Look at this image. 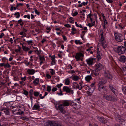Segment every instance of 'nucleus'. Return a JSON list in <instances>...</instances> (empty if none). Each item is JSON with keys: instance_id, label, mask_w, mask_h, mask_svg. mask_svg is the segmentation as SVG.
<instances>
[{"instance_id": "338daca9", "label": "nucleus", "mask_w": 126, "mask_h": 126, "mask_svg": "<svg viewBox=\"0 0 126 126\" xmlns=\"http://www.w3.org/2000/svg\"><path fill=\"white\" fill-rule=\"evenodd\" d=\"M22 20L21 19H20L19 20H18V22L19 23L22 22Z\"/></svg>"}, {"instance_id": "58836bf2", "label": "nucleus", "mask_w": 126, "mask_h": 126, "mask_svg": "<svg viewBox=\"0 0 126 126\" xmlns=\"http://www.w3.org/2000/svg\"><path fill=\"white\" fill-rule=\"evenodd\" d=\"M40 61H44L45 60V59L44 57H40Z\"/></svg>"}, {"instance_id": "39448f33", "label": "nucleus", "mask_w": 126, "mask_h": 126, "mask_svg": "<svg viewBox=\"0 0 126 126\" xmlns=\"http://www.w3.org/2000/svg\"><path fill=\"white\" fill-rule=\"evenodd\" d=\"M115 39L118 42H121L123 39V36L121 34L118 33L114 34Z\"/></svg>"}, {"instance_id": "680f3d73", "label": "nucleus", "mask_w": 126, "mask_h": 126, "mask_svg": "<svg viewBox=\"0 0 126 126\" xmlns=\"http://www.w3.org/2000/svg\"><path fill=\"white\" fill-rule=\"evenodd\" d=\"M26 77H24L23 78L22 77L21 78V80H24V81H25L26 80Z\"/></svg>"}, {"instance_id": "e433bc0d", "label": "nucleus", "mask_w": 126, "mask_h": 126, "mask_svg": "<svg viewBox=\"0 0 126 126\" xmlns=\"http://www.w3.org/2000/svg\"><path fill=\"white\" fill-rule=\"evenodd\" d=\"M34 10L36 14L38 15H39L40 14V12L38 11L36 9H34Z\"/></svg>"}, {"instance_id": "8fccbe9b", "label": "nucleus", "mask_w": 126, "mask_h": 126, "mask_svg": "<svg viewBox=\"0 0 126 126\" xmlns=\"http://www.w3.org/2000/svg\"><path fill=\"white\" fill-rule=\"evenodd\" d=\"M87 1L86 2H83V3H82L81 4H82V5H83L85 6L87 4Z\"/></svg>"}, {"instance_id": "864d4df0", "label": "nucleus", "mask_w": 126, "mask_h": 126, "mask_svg": "<svg viewBox=\"0 0 126 126\" xmlns=\"http://www.w3.org/2000/svg\"><path fill=\"white\" fill-rule=\"evenodd\" d=\"M11 67L10 65L8 63H7L6 64H5V67Z\"/></svg>"}, {"instance_id": "c03bdc74", "label": "nucleus", "mask_w": 126, "mask_h": 126, "mask_svg": "<svg viewBox=\"0 0 126 126\" xmlns=\"http://www.w3.org/2000/svg\"><path fill=\"white\" fill-rule=\"evenodd\" d=\"M47 30V33H48L50 30V28L47 27L46 28Z\"/></svg>"}, {"instance_id": "6ab92c4d", "label": "nucleus", "mask_w": 126, "mask_h": 126, "mask_svg": "<svg viewBox=\"0 0 126 126\" xmlns=\"http://www.w3.org/2000/svg\"><path fill=\"white\" fill-rule=\"evenodd\" d=\"M40 107V106L38 104H35L32 108L33 110H38Z\"/></svg>"}, {"instance_id": "72a5a7b5", "label": "nucleus", "mask_w": 126, "mask_h": 126, "mask_svg": "<svg viewBox=\"0 0 126 126\" xmlns=\"http://www.w3.org/2000/svg\"><path fill=\"white\" fill-rule=\"evenodd\" d=\"M49 70H51L50 71V73L52 75H53L54 74H55V71L53 70V69H50Z\"/></svg>"}, {"instance_id": "4468645a", "label": "nucleus", "mask_w": 126, "mask_h": 126, "mask_svg": "<svg viewBox=\"0 0 126 126\" xmlns=\"http://www.w3.org/2000/svg\"><path fill=\"white\" fill-rule=\"evenodd\" d=\"M27 72L29 75H33L35 72V71L33 69H28Z\"/></svg>"}, {"instance_id": "f257e3e1", "label": "nucleus", "mask_w": 126, "mask_h": 126, "mask_svg": "<svg viewBox=\"0 0 126 126\" xmlns=\"http://www.w3.org/2000/svg\"><path fill=\"white\" fill-rule=\"evenodd\" d=\"M105 83L102 81H100L98 84V89L102 93H105L107 91L106 87L103 86Z\"/></svg>"}, {"instance_id": "49530a36", "label": "nucleus", "mask_w": 126, "mask_h": 126, "mask_svg": "<svg viewBox=\"0 0 126 126\" xmlns=\"http://www.w3.org/2000/svg\"><path fill=\"white\" fill-rule=\"evenodd\" d=\"M33 91L32 89H31L29 91V95H32Z\"/></svg>"}, {"instance_id": "f03ea898", "label": "nucleus", "mask_w": 126, "mask_h": 126, "mask_svg": "<svg viewBox=\"0 0 126 126\" xmlns=\"http://www.w3.org/2000/svg\"><path fill=\"white\" fill-rule=\"evenodd\" d=\"M115 51L118 53L120 55L124 53L126 50V48L122 46H119L117 48H114Z\"/></svg>"}, {"instance_id": "c85d7f7f", "label": "nucleus", "mask_w": 126, "mask_h": 126, "mask_svg": "<svg viewBox=\"0 0 126 126\" xmlns=\"http://www.w3.org/2000/svg\"><path fill=\"white\" fill-rule=\"evenodd\" d=\"M21 119L23 120H26L28 121L29 120V118H27L26 117H21Z\"/></svg>"}, {"instance_id": "a18cd8bd", "label": "nucleus", "mask_w": 126, "mask_h": 126, "mask_svg": "<svg viewBox=\"0 0 126 126\" xmlns=\"http://www.w3.org/2000/svg\"><path fill=\"white\" fill-rule=\"evenodd\" d=\"M62 85V84H59L57 85L56 87L58 88L61 87V86Z\"/></svg>"}, {"instance_id": "052dcab7", "label": "nucleus", "mask_w": 126, "mask_h": 126, "mask_svg": "<svg viewBox=\"0 0 126 126\" xmlns=\"http://www.w3.org/2000/svg\"><path fill=\"white\" fill-rule=\"evenodd\" d=\"M63 40H64V41H66L67 40V38H66V37L64 36H63Z\"/></svg>"}, {"instance_id": "a19ab883", "label": "nucleus", "mask_w": 126, "mask_h": 126, "mask_svg": "<svg viewBox=\"0 0 126 126\" xmlns=\"http://www.w3.org/2000/svg\"><path fill=\"white\" fill-rule=\"evenodd\" d=\"M23 4L22 3H18L16 5V8H17L20 6H22L23 5Z\"/></svg>"}, {"instance_id": "13d9d810", "label": "nucleus", "mask_w": 126, "mask_h": 126, "mask_svg": "<svg viewBox=\"0 0 126 126\" xmlns=\"http://www.w3.org/2000/svg\"><path fill=\"white\" fill-rule=\"evenodd\" d=\"M5 64L4 63H0V66L1 67H2L4 66L5 67Z\"/></svg>"}, {"instance_id": "de8ad7c7", "label": "nucleus", "mask_w": 126, "mask_h": 126, "mask_svg": "<svg viewBox=\"0 0 126 126\" xmlns=\"http://www.w3.org/2000/svg\"><path fill=\"white\" fill-rule=\"evenodd\" d=\"M87 25L89 26L90 28L92 27V26H94L93 24H92L91 23H88V24Z\"/></svg>"}, {"instance_id": "3c124183", "label": "nucleus", "mask_w": 126, "mask_h": 126, "mask_svg": "<svg viewBox=\"0 0 126 126\" xmlns=\"http://www.w3.org/2000/svg\"><path fill=\"white\" fill-rule=\"evenodd\" d=\"M27 42L29 44H31L32 43V40H30L28 41Z\"/></svg>"}, {"instance_id": "f704fd0d", "label": "nucleus", "mask_w": 126, "mask_h": 126, "mask_svg": "<svg viewBox=\"0 0 126 126\" xmlns=\"http://www.w3.org/2000/svg\"><path fill=\"white\" fill-rule=\"evenodd\" d=\"M20 49L21 48L20 47H18V49H16L15 50V51L16 52H19L20 51Z\"/></svg>"}, {"instance_id": "09e8293b", "label": "nucleus", "mask_w": 126, "mask_h": 126, "mask_svg": "<svg viewBox=\"0 0 126 126\" xmlns=\"http://www.w3.org/2000/svg\"><path fill=\"white\" fill-rule=\"evenodd\" d=\"M95 72H94V75L95 76H98L99 75V73H98V71L97 72H95Z\"/></svg>"}, {"instance_id": "bb28decb", "label": "nucleus", "mask_w": 126, "mask_h": 126, "mask_svg": "<svg viewBox=\"0 0 126 126\" xmlns=\"http://www.w3.org/2000/svg\"><path fill=\"white\" fill-rule=\"evenodd\" d=\"M72 79L74 80L77 81L79 79V77L77 76H75L73 77Z\"/></svg>"}, {"instance_id": "2f4dec72", "label": "nucleus", "mask_w": 126, "mask_h": 126, "mask_svg": "<svg viewBox=\"0 0 126 126\" xmlns=\"http://www.w3.org/2000/svg\"><path fill=\"white\" fill-rule=\"evenodd\" d=\"M122 91L125 94H126V87H124L123 88Z\"/></svg>"}, {"instance_id": "6e6552de", "label": "nucleus", "mask_w": 126, "mask_h": 126, "mask_svg": "<svg viewBox=\"0 0 126 126\" xmlns=\"http://www.w3.org/2000/svg\"><path fill=\"white\" fill-rule=\"evenodd\" d=\"M84 55L82 53H77L76 54L75 58L76 59V60L78 61L79 60L81 57H83Z\"/></svg>"}, {"instance_id": "20e7f679", "label": "nucleus", "mask_w": 126, "mask_h": 126, "mask_svg": "<svg viewBox=\"0 0 126 126\" xmlns=\"http://www.w3.org/2000/svg\"><path fill=\"white\" fill-rule=\"evenodd\" d=\"M47 123L49 126H63L61 123L54 121H48Z\"/></svg>"}, {"instance_id": "0e129e2a", "label": "nucleus", "mask_w": 126, "mask_h": 126, "mask_svg": "<svg viewBox=\"0 0 126 126\" xmlns=\"http://www.w3.org/2000/svg\"><path fill=\"white\" fill-rule=\"evenodd\" d=\"M89 17L90 18H91V17L93 16V15L90 13L88 15Z\"/></svg>"}, {"instance_id": "393cba45", "label": "nucleus", "mask_w": 126, "mask_h": 126, "mask_svg": "<svg viewBox=\"0 0 126 126\" xmlns=\"http://www.w3.org/2000/svg\"><path fill=\"white\" fill-rule=\"evenodd\" d=\"M39 79L38 78L36 79L35 80L33 81V83L35 84H37L39 82Z\"/></svg>"}, {"instance_id": "ddd939ff", "label": "nucleus", "mask_w": 126, "mask_h": 126, "mask_svg": "<svg viewBox=\"0 0 126 126\" xmlns=\"http://www.w3.org/2000/svg\"><path fill=\"white\" fill-rule=\"evenodd\" d=\"M94 59L92 58H90L86 60L87 63L90 65L93 64Z\"/></svg>"}, {"instance_id": "f8f14e48", "label": "nucleus", "mask_w": 126, "mask_h": 126, "mask_svg": "<svg viewBox=\"0 0 126 126\" xmlns=\"http://www.w3.org/2000/svg\"><path fill=\"white\" fill-rule=\"evenodd\" d=\"M105 76L108 79H111L112 78V76L109 73L108 71L105 72Z\"/></svg>"}, {"instance_id": "dca6fc26", "label": "nucleus", "mask_w": 126, "mask_h": 126, "mask_svg": "<svg viewBox=\"0 0 126 126\" xmlns=\"http://www.w3.org/2000/svg\"><path fill=\"white\" fill-rule=\"evenodd\" d=\"M4 110L5 114L6 115H8L9 114V110L6 108H2V109H0V110Z\"/></svg>"}, {"instance_id": "423d86ee", "label": "nucleus", "mask_w": 126, "mask_h": 126, "mask_svg": "<svg viewBox=\"0 0 126 126\" xmlns=\"http://www.w3.org/2000/svg\"><path fill=\"white\" fill-rule=\"evenodd\" d=\"M63 90L64 91L66 92L67 93H71L72 94H73V90H71V88L67 86H64L63 88Z\"/></svg>"}, {"instance_id": "b1692460", "label": "nucleus", "mask_w": 126, "mask_h": 126, "mask_svg": "<svg viewBox=\"0 0 126 126\" xmlns=\"http://www.w3.org/2000/svg\"><path fill=\"white\" fill-rule=\"evenodd\" d=\"M65 84L66 85H69L70 84V80L69 79L67 78L65 79Z\"/></svg>"}, {"instance_id": "5fc2aeb1", "label": "nucleus", "mask_w": 126, "mask_h": 126, "mask_svg": "<svg viewBox=\"0 0 126 126\" xmlns=\"http://www.w3.org/2000/svg\"><path fill=\"white\" fill-rule=\"evenodd\" d=\"M55 55H53L51 57V60H55Z\"/></svg>"}, {"instance_id": "cd10ccee", "label": "nucleus", "mask_w": 126, "mask_h": 126, "mask_svg": "<svg viewBox=\"0 0 126 126\" xmlns=\"http://www.w3.org/2000/svg\"><path fill=\"white\" fill-rule=\"evenodd\" d=\"M75 42L76 44H79L81 45L82 44V42H80L79 40H75Z\"/></svg>"}, {"instance_id": "6e6d98bb", "label": "nucleus", "mask_w": 126, "mask_h": 126, "mask_svg": "<svg viewBox=\"0 0 126 126\" xmlns=\"http://www.w3.org/2000/svg\"><path fill=\"white\" fill-rule=\"evenodd\" d=\"M106 1L108 3H111L112 2V0H106Z\"/></svg>"}, {"instance_id": "ea45409f", "label": "nucleus", "mask_w": 126, "mask_h": 126, "mask_svg": "<svg viewBox=\"0 0 126 126\" xmlns=\"http://www.w3.org/2000/svg\"><path fill=\"white\" fill-rule=\"evenodd\" d=\"M24 94L26 95H27L28 94V92L26 90H24Z\"/></svg>"}, {"instance_id": "603ef678", "label": "nucleus", "mask_w": 126, "mask_h": 126, "mask_svg": "<svg viewBox=\"0 0 126 126\" xmlns=\"http://www.w3.org/2000/svg\"><path fill=\"white\" fill-rule=\"evenodd\" d=\"M64 25L65 27H71V26L69 24H65Z\"/></svg>"}, {"instance_id": "0eeeda50", "label": "nucleus", "mask_w": 126, "mask_h": 126, "mask_svg": "<svg viewBox=\"0 0 126 126\" xmlns=\"http://www.w3.org/2000/svg\"><path fill=\"white\" fill-rule=\"evenodd\" d=\"M96 69L95 70V72H97L100 70L102 69L103 67V66L100 63H99L97 64H96Z\"/></svg>"}, {"instance_id": "9d476101", "label": "nucleus", "mask_w": 126, "mask_h": 126, "mask_svg": "<svg viewBox=\"0 0 126 126\" xmlns=\"http://www.w3.org/2000/svg\"><path fill=\"white\" fill-rule=\"evenodd\" d=\"M109 87L111 91L115 95H116L117 94V90L114 88L113 85H110Z\"/></svg>"}, {"instance_id": "69168bd1", "label": "nucleus", "mask_w": 126, "mask_h": 126, "mask_svg": "<svg viewBox=\"0 0 126 126\" xmlns=\"http://www.w3.org/2000/svg\"><path fill=\"white\" fill-rule=\"evenodd\" d=\"M25 33L24 32H21L20 33V34L21 35H24Z\"/></svg>"}, {"instance_id": "e2e57ef3", "label": "nucleus", "mask_w": 126, "mask_h": 126, "mask_svg": "<svg viewBox=\"0 0 126 126\" xmlns=\"http://www.w3.org/2000/svg\"><path fill=\"white\" fill-rule=\"evenodd\" d=\"M39 96L40 98L41 99H43L44 97V96H42V94H40V95Z\"/></svg>"}, {"instance_id": "a211bd4d", "label": "nucleus", "mask_w": 126, "mask_h": 126, "mask_svg": "<svg viewBox=\"0 0 126 126\" xmlns=\"http://www.w3.org/2000/svg\"><path fill=\"white\" fill-rule=\"evenodd\" d=\"M63 104H62L63 105V106H69L70 103L68 101H63Z\"/></svg>"}, {"instance_id": "5701e85b", "label": "nucleus", "mask_w": 126, "mask_h": 126, "mask_svg": "<svg viewBox=\"0 0 126 126\" xmlns=\"http://www.w3.org/2000/svg\"><path fill=\"white\" fill-rule=\"evenodd\" d=\"M22 48L25 51H28L29 50V48L28 47L23 46L22 44Z\"/></svg>"}, {"instance_id": "c756f323", "label": "nucleus", "mask_w": 126, "mask_h": 126, "mask_svg": "<svg viewBox=\"0 0 126 126\" xmlns=\"http://www.w3.org/2000/svg\"><path fill=\"white\" fill-rule=\"evenodd\" d=\"M47 90L48 92H50L51 90V86H48L47 87Z\"/></svg>"}, {"instance_id": "412c9836", "label": "nucleus", "mask_w": 126, "mask_h": 126, "mask_svg": "<svg viewBox=\"0 0 126 126\" xmlns=\"http://www.w3.org/2000/svg\"><path fill=\"white\" fill-rule=\"evenodd\" d=\"M116 120L118 122H119L120 123H122L121 122H125V121L124 120L121 119L120 118H116Z\"/></svg>"}, {"instance_id": "f3484780", "label": "nucleus", "mask_w": 126, "mask_h": 126, "mask_svg": "<svg viewBox=\"0 0 126 126\" xmlns=\"http://www.w3.org/2000/svg\"><path fill=\"white\" fill-rule=\"evenodd\" d=\"M102 55V54L100 51H98L97 52V57L98 61H99L101 58V56Z\"/></svg>"}, {"instance_id": "a878e982", "label": "nucleus", "mask_w": 126, "mask_h": 126, "mask_svg": "<svg viewBox=\"0 0 126 126\" xmlns=\"http://www.w3.org/2000/svg\"><path fill=\"white\" fill-rule=\"evenodd\" d=\"M104 48H105L107 47V44H106V41L101 42Z\"/></svg>"}, {"instance_id": "473e14b6", "label": "nucleus", "mask_w": 126, "mask_h": 126, "mask_svg": "<svg viewBox=\"0 0 126 126\" xmlns=\"http://www.w3.org/2000/svg\"><path fill=\"white\" fill-rule=\"evenodd\" d=\"M34 94L35 96H37L39 94V93L38 92H34Z\"/></svg>"}, {"instance_id": "37998d69", "label": "nucleus", "mask_w": 126, "mask_h": 126, "mask_svg": "<svg viewBox=\"0 0 126 126\" xmlns=\"http://www.w3.org/2000/svg\"><path fill=\"white\" fill-rule=\"evenodd\" d=\"M52 62L51 63V64L52 65H53L55 64L56 63L55 60H52Z\"/></svg>"}, {"instance_id": "4be33fe9", "label": "nucleus", "mask_w": 126, "mask_h": 126, "mask_svg": "<svg viewBox=\"0 0 126 126\" xmlns=\"http://www.w3.org/2000/svg\"><path fill=\"white\" fill-rule=\"evenodd\" d=\"M92 78L91 75H88L85 78L86 80L87 81H89Z\"/></svg>"}, {"instance_id": "bf43d9fd", "label": "nucleus", "mask_w": 126, "mask_h": 126, "mask_svg": "<svg viewBox=\"0 0 126 126\" xmlns=\"http://www.w3.org/2000/svg\"><path fill=\"white\" fill-rule=\"evenodd\" d=\"M4 35V34L3 33H1L0 35V38H1Z\"/></svg>"}, {"instance_id": "c9c22d12", "label": "nucleus", "mask_w": 126, "mask_h": 126, "mask_svg": "<svg viewBox=\"0 0 126 126\" xmlns=\"http://www.w3.org/2000/svg\"><path fill=\"white\" fill-rule=\"evenodd\" d=\"M24 17L25 18L27 17L28 19H30V16L29 15H25Z\"/></svg>"}, {"instance_id": "1a4fd4ad", "label": "nucleus", "mask_w": 126, "mask_h": 126, "mask_svg": "<svg viewBox=\"0 0 126 126\" xmlns=\"http://www.w3.org/2000/svg\"><path fill=\"white\" fill-rule=\"evenodd\" d=\"M64 107L62 104L60 105L58 107V109L60 110V112L63 114L65 113V111L63 109Z\"/></svg>"}, {"instance_id": "9b49d317", "label": "nucleus", "mask_w": 126, "mask_h": 126, "mask_svg": "<svg viewBox=\"0 0 126 126\" xmlns=\"http://www.w3.org/2000/svg\"><path fill=\"white\" fill-rule=\"evenodd\" d=\"M97 118L101 122L105 124L107 123V120L104 118H102L99 116H98L97 117Z\"/></svg>"}, {"instance_id": "aec40b11", "label": "nucleus", "mask_w": 126, "mask_h": 126, "mask_svg": "<svg viewBox=\"0 0 126 126\" xmlns=\"http://www.w3.org/2000/svg\"><path fill=\"white\" fill-rule=\"evenodd\" d=\"M120 60L121 62H125L126 61V57L124 56H122L120 57Z\"/></svg>"}, {"instance_id": "2eb2a0df", "label": "nucleus", "mask_w": 126, "mask_h": 126, "mask_svg": "<svg viewBox=\"0 0 126 126\" xmlns=\"http://www.w3.org/2000/svg\"><path fill=\"white\" fill-rule=\"evenodd\" d=\"M101 32H102L100 34V36H101V38H100V41L101 43L103 42H105L106 41L105 40V38H104L103 36V30H101Z\"/></svg>"}, {"instance_id": "4c0bfd02", "label": "nucleus", "mask_w": 126, "mask_h": 126, "mask_svg": "<svg viewBox=\"0 0 126 126\" xmlns=\"http://www.w3.org/2000/svg\"><path fill=\"white\" fill-rule=\"evenodd\" d=\"M78 12L76 11L74 13H73L72 14V15L73 16H76L78 14Z\"/></svg>"}, {"instance_id": "7ed1b4c3", "label": "nucleus", "mask_w": 126, "mask_h": 126, "mask_svg": "<svg viewBox=\"0 0 126 126\" xmlns=\"http://www.w3.org/2000/svg\"><path fill=\"white\" fill-rule=\"evenodd\" d=\"M103 98L109 101H116L117 100L116 98L113 96L110 95H108L106 94H104L103 96Z\"/></svg>"}, {"instance_id": "7c9ffc66", "label": "nucleus", "mask_w": 126, "mask_h": 126, "mask_svg": "<svg viewBox=\"0 0 126 126\" xmlns=\"http://www.w3.org/2000/svg\"><path fill=\"white\" fill-rule=\"evenodd\" d=\"M14 15L15 16H17L16 17L17 18H19L20 16L19 13L18 12L15 13Z\"/></svg>"}, {"instance_id": "774afa93", "label": "nucleus", "mask_w": 126, "mask_h": 126, "mask_svg": "<svg viewBox=\"0 0 126 126\" xmlns=\"http://www.w3.org/2000/svg\"><path fill=\"white\" fill-rule=\"evenodd\" d=\"M104 23L105 24H107V20L105 18H104Z\"/></svg>"}, {"instance_id": "4d7b16f0", "label": "nucleus", "mask_w": 126, "mask_h": 126, "mask_svg": "<svg viewBox=\"0 0 126 126\" xmlns=\"http://www.w3.org/2000/svg\"><path fill=\"white\" fill-rule=\"evenodd\" d=\"M46 77L48 79H50L51 78V76L47 74L46 75Z\"/></svg>"}, {"instance_id": "79ce46f5", "label": "nucleus", "mask_w": 126, "mask_h": 126, "mask_svg": "<svg viewBox=\"0 0 126 126\" xmlns=\"http://www.w3.org/2000/svg\"><path fill=\"white\" fill-rule=\"evenodd\" d=\"M57 89V88H56L53 87V88L52 89V91L53 92H54L56 91Z\"/></svg>"}]
</instances>
